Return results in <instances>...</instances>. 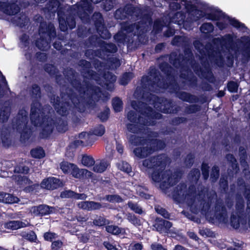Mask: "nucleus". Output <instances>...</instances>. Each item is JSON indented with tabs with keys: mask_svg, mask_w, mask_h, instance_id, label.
Returning <instances> with one entry per match:
<instances>
[{
	"mask_svg": "<svg viewBox=\"0 0 250 250\" xmlns=\"http://www.w3.org/2000/svg\"><path fill=\"white\" fill-rule=\"evenodd\" d=\"M143 169L149 170L151 174L152 179L156 182H161L163 186H172L173 178L169 176V172H163L165 163L161 156H158L151 159H146L143 163Z\"/></svg>",
	"mask_w": 250,
	"mask_h": 250,
	"instance_id": "1",
	"label": "nucleus"
},
{
	"mask_svg": "<svg viewBox=\"0 0 250 250\" xmlns=\"http://www.w3.org/2000/svg\"><path fill=\"white\" fill-rule=\"evenodd\" d=\"M129 141L134 145H140L141 147L136 148L134 150V152L136 156L139 158H142L146 157L148 155L152 153L155 150H157L158 148H152V144H148L146 143L144 140L141 138L136 137V135H132L129 138ZM155 144L153 143L152 144Z\"/></svg>",
	"mask_w": 250,
	"mask_h": 250,
	"instance_id": "2",
	"label": "nucleus"
},
{
	"mask_svg": "<svg viewBox=\"0 0 250 250\" xmlns=\"http://www.w3.org/2000/svg\"><path fill=\"white\" fill-rule=\"evenodd\" d=\"M180 2H182V4L184 5L188 10V17L190 19V21H195L204 17V13L196 9L194 7L192 6L189 9L187 3V0H174L169 4L170 9L172 10H177L180 8L181 5L179 3Z\"/></svg>",
	"mask_w": 250,
	"mask_h": 250,
	"instance_id": "3",
	"label": "nucleus"
},
{
	"mask_svg": "<svg viewBox=\"0 0 250 250\" xmlns=\"http://www.w3.org/2000/svg\"><path fill=\"white\" fill-rule=\"evenodd\" d=\"M48 118H43L42 115L39 116L34 109H31V122L36 126H41L43 131L48 134L52 132L53 129V123L48 120Z\"/></svg>",
	"mask_w": 250,
	"mask_h": 250,
	"instance_id": "4",
	"label": "nucleus"
},
{
	"mask_svg": "<svg viewBox=\"0 0 250 250\" xmlns=\"http://www.w3.org/2000/svg\"><path fill=\"white\" fill-rule=\"evenodd\" d=\"M218 208L217 207L215 213L211 211H207L205 212V217L210 222L219 221L226 223L227 221L226 211L223 208H221L220 210V207H219V209L218 210Z\"/></svg>",
	"mask_w": 250,
	"mask_h": 250,
	"instance_id": "5",
	"label": "nucleus"
},
{
	"mask_svg": "<svg viewBox=\"0 0 250 250\" xmlns=\"http://www.w3.org/2000/svg\"><path fill=\"white\" fill-rule=\"evenodd\" d=\"M70 174L73 177L78 179H89L93 176L91 171L85 168H80L76 165H74Z\"/></svg>",
	"mask_w": 250,
	"mask_h": 250,
	"instance_id": "6",
	"label": "nucleus"
},
{
	"mask_svg": "<svg viewBox=\"0 0 250 250\" xmlns=\"http://www.w3.org/2000/svg\"><path fill=\"white\" fill-rule=\"evenodd\" d=\"M47 37L45 40L44 39L37 42V46L41 50H45L48 47V41L50 40L52 37L55 35V28L53 25L51 24L48 27V29L46 32Z\"/></svg>",
	"mask_w": 250,
	"mask_h": 250,
	"instance_id": "7",
	"label": "nucleus"
},
{
	"mask_svg": "<svg viewBox=\"0 0 250 250\" xmlns=\"http://www.w3.org/2000/svg\"><path fill=\"white\" fill-rule=\"evenodd\" d=\"M62 185L60 180L55 177H49L44 179L41 184L42 188L47 189L57 188Z\"/></svg>",
	"mask_w": 250,
	"mask_h": 250,
	"instance_id": "8",
	"label": "nucleus"
},
{
	"mask_svg": "<svg viewBox=\"0 0 250 250\" xmlns=\"http://www.w3.org/2000/svg\"><path fill=\"white\" fill-rule=\"evenodd\" d=\"M142 115L145 116V120H146V122L143 121V117H140L138 119V121L140 124H143L145 125H153V122H150V121L148 122V120H151L154 118H159V114H155L149 108H146L144 111H142Z\"/></svg>",
	"mask_w": 250,
	"mask_h": 250,
	"instance_id": "9",
	"label": "nucleus"
},
{
	"mask_svg": "<svg viewBox=\"0 0 250 250\" xmlns=\"http://www.w3.org/2000/svg\"><path fill=\"white\" fill-rule=\"evenodd\" d=\"M78 206L80 208L88 210L99 209L101 207L99 203L93 201L80 202L78 204Z\"/></svg>",
	"mask_w": 250,
	"mask_h": 250,
	"instance_id": "10",
	"label": "nucleus"
},
{
	"mask_svg": "<svg viewBox=\"0 0 250 250\" xmlns=\"http://www.w3.org/2000/svg\"><path fill=\"white\" fill-rule=\"evenodd\" d=\"M29 223L27 221H12L7 222L4 224V227L6 229H17L21 228L28 226Z\"/></svg>",
	"mask_w": 250,
	"mask_h": 250,
	"instance_id": "11",
	"label": "nucleus"
},
{
	"mask_svg": "<svg viewBox=\"0 0 250 250\" xmlns=\"http://www.w3.org/2000/svg\"><path fill=\"white\" fill-rule=\"evenodd\" d=\"M227 22L230 23V24L235 27L242 28L245 27L243 24L240 23L239 22L234 19H230L229 17L225 18V23H223L221 21H219L217 22V25L220 29H223L225 28Z\"/></svg>",
	"mask_w": 250,
	"mask_h": 250,
	"instance_id": "12",
	"label": "nucleus"
},
{
	"mask_svg": "<svg viewBox=\"0 0 250 250\" xmlns=\"http://www.w3.org/2000/svg\"><path fill=\"white\" fill-rule=\"evenodd\" d=\"M62 198L73 197L76 199H85L86 196L84 194H77L74 193L71 190H65L62 191L61 194Z\"/></svg>",
	"mask_w": 250,
	"mask_h": 250,
	"instance_id": "13",
	"label": "nucleus"
},
{
	"mask_svg": "<svg viewBox=\"0 0 250 250\" xmlns=\"http://www.w3.org/2000/svg\"><path fill=\"white\" fill-rule=\"evenodd\" d=\"M0 9H1L6 14L9 15L15 14L19 11V7L14 3L4 7L1 2Z\"/></svg>",
	"mask_w": 250,
	"mask_h": 250,
	"instance_id": "14",
	"label": "nucleus"
},
{
	"mask_svg": "<svg viewBox=\"0 0 250 250\" xmlns=\"http://www.w3.org/2000/svg\"><path fill=\"white\" fill-rule=\"evenodd\" d=\"M83 166L89 167L94 165L95 161L94 159L90 155H83L80 160Z\"/></svg>",
	"mask_w": 250,
	"mask_h": 250,
	"instance_id": "15",
	"label": "nucleus"
},
{
	"mask_svg": "<svg viewBox=\"0 0 250 250\" xmlns=\"http://www.w3.org/2000/svg\"><path fill=\"white\" fill-rule=\"evenodd\" d=\"M171 226L172 224L170 222L164 220L160 222L157 225L156 229L158 231L162 233L167 232Z\"/></svg>",
	"mask_w": 250,
	"mask_h": 250,
	"instance_id": "16",
	"label": "nucleus"
},
{
	"mask_svg": "<svg viewBox=\"0 0 250 250\" xmlns=\"http://www.w3.org/2000/svg\"><path fill=\"white\" fill-rule=\"evenodd\" d=\"M108 163L105 161H102L97 163L93 167V170L95 172L101 173L105 170L108 167Z\"/></svg>",
	"mask_w": 250,
	"mask_h": 250,
	"instance_id": "17",
	"label": "nucleus"
},
{
	"mask_svg": "<svg viewBox=\"0 0 250 250\" xmlns=\"http://www.w3.org/2000/svg\"><path fill=\"white\" fill-rule=\"evenodd\" d=\"M75 164L63 161L60 164V168L64 173H70Z\"/></svg>",
	"mask_w": 250,
	"mask_h": 250,
	"instance_id": "18",
	"label": "nucleus"
},
{
	"mask_svg": "<svg viewBox=\"0 0 250 250\" xmlns=\"http://www.w3.org/2000/svg\"><path fill=\"white\" fill-rule=\"evenodd\" d=\"M19 199L12 194L6 193L5 194L4 199H3V203L6 204H14L18 203Z\"/></svg>",
	"mask_w": 250,
	"mask_h": 250,
	"instance_id": "19",
	"label": "nucleus"
},
{
	"mask_svg": "<svg viewBox=\"0 0 250 250\" xmlns=\"http://www.w3.org/2000/svg\"><path fill=\"white\" fill-rule=\"evenodd\" d=\"M31 154L32 157L36 158H42L45 156V152L42 148L41 147L36 148L31 151Z\"/></svg>",
	"mask_w": 250,
	"mask_h": 250,
	"instance_id": "20",
	"label": "nucleus"
},
{
	"mask_svg": "<svg viewBox=\"0 0 250 250\" xmlns=\"http://www.w3.org/2000/svg\"><path fill=\"white\" fill-rule=\"evenodd\" d=\"M79 138L81 139V143H86L87 144L91 143L93 136L86 132H83L79 135Z\"/></svg>",
	"mask_w": 250,
	"mask_h": 250,
	"instance_id": "21",
	"label": "nucleus"
},
{
	"mask_svg": "<svg viewBox=\"0 0 250 250\" xmlns=\"http://www.w3.org/2000/svg\"><path fill=\"white\" fill-rule=\"evenodd\" d=\"M231 223L234 228L237 229L240 224H244L245 222L242 221V219L240 217H237L233 215L231 217Z\"/></svg>",
	"mask_w": 250,
	"mask_h": 250,
	"instance_id": "22",
	"label": "nucleus"
},
{
	"mask_svg": "<svg viewBox=\"0 0 250 250\" xmlns=\"http://www.w3.org/2000/svg\"><path fill=\"white\" fill-rule=\"evenodd\" d=\"M39 210L40 211L41 215H46L54 212V209L53 208H50L49 206L46 205L40 206Z\"/></svg>",
	"mask_w": 250,
	"mask_h": 250,
	"instance_id": "23",
	"label": "nucleus"
},
{
	"mask_svg": "<svg viewBox=\"0 0 250 250\" xmlns=\"http://www.w3.org/2000/svg\"><path fill=\"white\" fill-rule=\"evenodd\" d=\"M117 166L119 169L126 173H129L131 171L130 166L126 162H122L119 163Z\"/></svg>",
	"mask_w": 250,
	"mask_h": 250,
	"instance_id": "24",
	"label": "nucleus"
},
{
	"mask_svg": "<svg viewBox=\"0 0 250 250\" xmlns=\"http://www.w3.org/2000/svg\"><path fill=\"white\" fill-rule=\"evenodd\" d=\"M113 106L115 111L119 112L122 109V102L119 98H115L112 102Z\"/></svg>",
	"mask_w": 250,
	"mask_h": 250,
	"instance_id": "25",
	"label": "nucleus"
},
{
	"mask_svg": "<svg viewBox=\"0 0 250 250\" xmlns=\"http://www.w3.org/2000/svg\"><path fill=\"white\" fill-rule=\"evenodd\" d=\"M213 25L210 23H206L203 24L200 30L202 32L204 33H209L213 31Z\"/></svg>",
	"mask_w": 250,
	"mask_h": 250,
	"instance_id": "26",
	"label": "nucleus"
},
{
	"mask_svg": "<svg viewBox=\"0 0 250 250\" xmlns=\"http://www.w3.org/2000/svg\"><path fill=\"white\" fill-rule=\"evenodd\" d=\"M22 236L30 241H34L36 239V235L35 232L32 231L27 233H22Z\"/></svg>",
	"mask_w": 250,
	"mask_h": 250,
	"instance_id": "27",
	"label": "nucleus"
},
{
	"mask_svg": "<svg viewBox=\"0 0 250 250\" xmlns=\"http://www.w3.org/2000/svg\"><path fill=\"white\" fill-rule=\"evenodd\" d=\"M106 230L107 232L113 234H118L121 231L120 229L115 226H108L106 227Z\"/></svg>",
	"mask_w": 250,
	"mask_h": 250,
	"instance_id": "28",
	"label": "nucleus"
},
{
	"mask_svg": "<svg viewBox=\"0 0 250 250\" xmlns=\"http://www.w3.org/2000/svg\"><path fill=\"white\" fill-rule=\"evenodd\" d=\"M106 200L112 203H120L122 202V198L118 195H108L106 197Z\"/></svg>",
	"mask_w": 250,
	"mask_h": 250,
	"instance_id": "29",
	"label": "nucleus"
},
{
	"mask_svg": "<svg viewBox=\"0 0 250 250\" xmlns=\"http://www.w3.org/2000/svg\"><path fill=\"white\" fill-rule=\"evenodd\" d=\"M127 219L134 225L138 226L141 225L140 221L133 214H128L127 216Z\"/></svg>",
	"mask_w": 250,
	"mask_h": 250,
	"instance_id": "30",
	"label": "nucleus"
},
{
	"mask_svg": "<svg viewBox=\"0 0 250 250\" xmlns=\"http://www.w3.org/2000/svg\"><path fill=\"white\" fill-rule=\"evenodd\" d=\"M128 205L129 207L136 213L141 214L143 212L142 209L137 205L134 204L131 202H128Z\"/></svg>",
	"mask_w": 250,
	"mask_h": 250,
	"instance_id": "31",
	"label": "nucleus"
},
{
	"mask_svg": "<svg viewBox=\"0 0 250 250\" xmlns=\"http://www.w3.org/2000/svg\"><path fill=\"white\" fill-rule=\"evenodd\" d=\"M104 127L102 125H100L95 128L93 131V134L95 135L101 136L104 134Z\"/></svg>",
	"mask_w": 250,
	"mask_h": 250,
	"instance_id": "32",
	"label": "nucleus"
},
{
	"mask_svg": "<svg viewBox=\"0 0 250 250\" xmlns=\"http://www.w3.org/2000/svg\"><path fill=\"white\" fill-rule=\"evenodd\" d=\"M133 77V75L131 73H126L125 74L121 80V84H125L127 83V81L130 80Z\"/></svg>",
	"mask_w": 250,
	"mask_h": 250,
	"instance_id": "33",
	"label": "nucleus"
},
{
	"mask_svg": "<svg viewBox=\"0 0 250 250\" xmlns=\"http://www.w3.org/2000/svg\"><path fill=\"white\" fill-rule=\"evenodd\" d=\"M175 17L171 21L175 23L177 22L178 24H180L181 21L183 19V15L181 13L177 12L175 14Z\"/></svg>",
	"mask_w": 250,
	"mask_h": 250,
	"instance_id": "34",
	"label": "nucleus"
},
{
	"mask_svg": "<svg viewBox=\"0 0 250 250\" xmlns=\"http://www.w3.org/2000/svg\"><path fill=\"white\" fill-rule=\"evenodd\" d=\"M228 88L230 92H236L238 88V84L235 82H231L228 83Z\"/></svg>",
	"mask_w": 250,
	"mask_h": 250,
	"instance_id": "35",
	"label": "nucleus"
},
{
	"mask_svg": "<svg viewBox=\"0 0 250 250\" xmlns=\"http://www.w3.org/2000/svg\"><path fill=\"white\" fill-rule=\"evenodd\" d=\"M219 176V169L218 167H214L212 169V172L211 174V178L212 180H216Z\"/></svg>",
	"mask_w": 250,
	"mask_h": 250,
	"instance_id": "36",
	"label": "nucleus"
},
{
	"mask_svg": "<svg viewBox=\"0 0 250 250\" xmlns=\"http://www.w3.org/2000/svg\"><path fill=\"white\" fill-rule=\"evenodd\" d=\"M143 246L140 243H132L129 246L128 250H142Z\"/></svg>",
	"mask_w": 250,
	"mask_h": 250,
	"instance_id": "37",
	"label": "nucleus"
},
{
	"mask_svg": "<svg viewBox=\"0 0 250 250\" xmlns=\"http://www.w3.org/2000/svg\"><path fill=\"white\" fill-rule=\"evenodd\" d=\"M156 211L159 214H161L165 218L168 217V214L167 211L164 208L160 207L155 208Z\"/></svg>",
	"mask_w": 250,
	"mask_h": 250,
	"instance_id": "38",
	"label": "nucleus"
},
{
	"mask_svg": "<svg viewBox=\"0 0 250 250\" xmlns=\"http://www.w3.org/2000/svg\"><path fill=\"white\" fill-rule=\"evenodd\" d=\"M93 223L95 225L101 226L105 224L106 221L104 218L99 217L97 219L95 220Z\"/></svg>",
	"mask_w": 250,
	"mask_h": 250,
	"instance_id": "39",
	"label": "nucleus"
},
{
	"mask_svg": "<svg viewBox=\"0 0 250 250\" xmlns=\"http://www.w3.org/2000/svg\"><path fill=\"white\" fill-rule=\"evenodd\" d=\"M208 167L207 164H205V163L203 164L202 167V170L203 175H204L205 179H207L208 176Z\"/></svg>",
	"mask_w": 250,
	"mask_h": 250,
	"instance_id": "40",
	"label": "nucleus"
},
{
	"mask_svg": "<svg viewBox=\"0 0 250 250\" xmlns=\"http://www.w3.org/2000/svg\"><path fill=\"white\" fill-rule=\"evenodd\" d=\"M60 27L61 30L64 31L67 29V25L65 21L61 18L59 19Z\"/></svg>",
	"mask_w": 250,
	"mask_h": 250,
	"instance_id": "41",
	"label": "nucleus"
},
{
	"mask_svg": "<svg viewBox=\"0 0 250 250\" xmlns=\"http://www.w3.org/2000/svg\"><path fill=\"white\" fill-rule=\"evenodd\" d=\"M152 250H167L161 244L154 243L151 245Z\"/></svg>",
	"mask_w": 250,
	"mask_h": 250,
	"instance_id": "42",
	"label": "nucleus"
},
{
	"mask_svg": "<svg viewBox=\"0 0 250 250\" xmlns=\"http://www.w3.org/2000/svg\"><path fill=\"white\" fill-rule=\"evenodd\" d=\"M62 245V243L61 241H54L52 244V249L55 250L60 249Z\"/></svg>",
	"mask_w": 250,
	"mask_h": 250,
	"instance_id": "43",
	"label": "nucleus"
},
{
	"mask_svg": "<svg viewBox=\"0 0 250 250\" xmlns=\"http://www.w3.org/2000/svg\"><path fill=\"white\" fill-rule=\"evenodd\" d=\"M154 107L156 108L158 110L161 111L162 112L164 113H167L168 112V110L167 109H165L164 108H163L162 106L164 105L165 104H160L161 105H159L157 103H155L154 104Z\"/></svg>",
	"mask_w": 250,
	"mask_h": 250,
	"instance_id": "44",
	"label": "nucleus"
},
{
	"mask_svg": "<svg viewBox=\"0 0 250 250\" xmlns=\"http://www.w3.org/2000/svg\"><path fill=\"white\" fill-rule=\"evenodd\" d=\"M56 234L53 233L47 232L44 235V239L46 240L52 241L53 239L55 238Z\"/></svg>",
	"mask_w": 250,
	"mask_h": 250,
	"instance_id": "45",
	"label": "nucleus"
},
{
	"mask_svg": "<svg viewBox=\"0 0 250 250\" xmlns=\"http://www.w3.org/2000/svg\"><path fill=\"white\" fill-rule=\"evenodd\" d=\"M110 1V0H109ZM108 0H105V3L104 5V9L106 11H109L110 10L112 7L113 6L114 3L112 1H111L109 2V3H108Z\"/></svg>",
	"mask_w": 250,
	"mask_h": 250,
	"instance_id": "46",
	"label": "nucleus"
},
{
	"mask_svg": "<svg viewBox=\"0 0 250 250\" xmlns=\"http://www.w3.org/2000/svg\"><path fill=\"white\" fill-rule=\"evenodd\" d=\"M40 206L38 207H33L31 208L30 211L34 215H40Z\"/></svg>",
	"mask_w": 250,
	"mask_h": 250,
	"instance_id": "47",
	"label": "nucleus"
},
{
	"mask_svg": "<svg viewBox=\"0 0 250 250\" xmlns=\"http://www.w3.org/2000/svg\"><path fill=\"white\" fill-rule=\"evenodd\" d=\"M104 245L107 250H117V249L115 246L113 245L109 242H104Z\"/></svg>",
	"mask_w": 250,
	"mask_h": 250,
	"instance_id": "48",
	"label": "nucleus"
},
{
	"mask_svg": "<svg viewBox=\"0 0 250 250\" xmlns=\"http://www.w3.org/2000/svg\"><path fill=\"white\" fill-rule=\"evenodd\" d=\"M105 79H109L108 80L109 83H112L116 80V77L111 74H107L105 75Z\"/></svg>",
	"mask_w": 250,
	"mask_h": 250,
	"instance_id": "49",
	"label": "nucleus"
},
{
	"mask_svg": "<svg viewBox=\"0 0 250 250\" xmlns=\"http://www.w3.org/2000/svg\"><path fill=\"white\" fill-rule=\"evenodd\" d=\"M55 108L56 109H57V112L62 115H64L66 114V108L63 106H61V108L59 109L58 107H57V105H55Z\"/></svg>",
	"mask_w": 250,
	"mask_h": 250,
	"instance_id": "50",
	"label": "nucleus"
},
{
	"mask_svg": "<svg viewBox=\"0 0 250 250\" xmlns=\"http://www.w3.org/2000/svg\"><path fill=\"white\" fill-rule=\"evenodd\" d=\"M134 113L133 111H131L128 113L127 117L128 119L131 121L133 122L134 120Z\"/></svg>",
	"mask_w": 250,
	"mask_h": 250,
	"instance_id": "51",
	"label": "nucleus"
},
{
	"mask_svg": "<svg viewBox=\"0 0 250 250\" xmlns=\"http://www.w3.org/2000/svg\"><path fill=\"white\" fill-rule=\"evenodd\" d=\"M188 235L189 237L193 239H194L195 240L197 239V236L193 232H188Z\"/></svg>",
	"mask_w": 250,
	"mask_h": 250,
	"instance_id": "52",
	"label": "nucleus"
},
{
	"mask_svg": "<svg viewBox=\"0 0 250 250\" xmlns=\"http://www.w3.org/2000/svg\"><path fill=\"white\" fill-rule=\"evenodd\" d=\"M194 176L195 177V180L197 179L200 175V173L199 170L196 169L194 171Z\"/></svg>",
	"mask_w": 250,
	"mask_h": 250,
	"instance_id": "53",
	"label": "nucleus"
},
{
	"mask_svg": "<svg viewBox=\"0 0 250 250\" xmlns=\"http://www.w3.org/2000/svg\"><path fill=\"white\" fill-rule=\"evenodd\" d=\"M139 190H137V192H138V194H139L140 196H141V197H144V198H147V195H146V194L145 193H144L143 192H142V191H140V190H141V188H140V187H139Z\"/></svg>",
	"mask_w": 250,
	"mask_h": 250,
	"instance_id": "54",
	"label": "nucleus"
},
{
	"mask_svg": "<svg viewBox=\"0 0 250 250\" xmlns=\"http://www.w3.org/2000/svg\"><path fill=\"white\" fill-rule=\"evenodd\" d=\"M16 170H17L18 172H22V173H27L28 170H29V169L27 167H23L22 169H19V170H18L17 169H16Z\"/></svg>",
	"mask_w": 250,
	"mask_h": 250,
	"instance_id": "55",
	"label": "nucleus"
},
{
	"mask_svg": "<svg viewBox=\"0 0 250 250\" xmlns=\"http://www.w3.org/2000/svg\"><path fill=\"white\" fill-rule=\"evenodd\" d=\"M135 125H127V129L130 131L131 132H134L135 130L134 129V127H135Z\"/></svg>",
	"mask_w": 250,
	"mask_h": 250,
	"instance_id": "56",
	"label": "nucleus"
},
{
	"mask_svg": "<svg viewBox=\"0 0 250 250\" xmlns=\"http://www.w3.org/2000/svg\"><path fill=\"white\" fill-rule=\"evenodd\" d=\"M5 193L0 191V202H2L4 199Z\"/></svg>",
	"mask_w": 250,
	"mask_h": 250,
	"instance_id": "57",
	"label": "nucleus"
},
{
	"mask_svg": "<svg viewBox=\"0 0 250 250\" xmlns=\"http://www.w3.org/2000/svg\"><path fill=\"white\" fill-rule=\"evenodd\" d=\"M105 32L106 33V34L104 35H103V33L101 34V36L103 38H109L110 37V34L106 31L105 30Z\"/></svg>",
	"mask_w": 250,
	"mask_h": 250,
	"instance_id": "58",
	"label": "nucleus"
},
{
	"mask_svg": "<svg viewBox=\"0 0 250 250\" xmlns=\"http://www.w3.org/2000/svg\"><path fill=\"white\" fill-rule=\"evenodd\" d=\"M68 26L70 29H72L75 26V22L73 20L71 19L70 24H68Z\"/></svg>",
	"mask_w": 250,
	"mask_h": 250,
	"instance_id": "59",
	"label": "nucleus"
},
{
	"mask_svg": "<svg viewBox=\"0 0 250 250\" xmlns=\"http://www.w3.org/2000/svg\"><path fill=\"white\" fill-rule=\"evenodd\" d=\"M117 151L120 153H122V152L123 151V147H122V146H121L120 145H117Z\"/></svg>",
	"mask_w": 250,
	"mask_h": 250,
	"instance_id": "60",
	"label": "nucleus"
},
{
	"mask_svg": "<svg viewBox=\"0 0 250 250\" xmlns=\"http://www.w3.org/2000/svg\"><path fill=\"white\" fill-rule=\"evenodd\" d=\"M100 117L101 119L104 121V120H105L107 119L108 116H107V113H104V114L101 115V116Z\"/></svg>",
	"mask_w": 250,
	"mask_h": 250,
	"instance_id": "61",
	"label": "nucleus"
},
{
	"mask_svg": "<svg viewBox=\"0 0 250 250\" xmlns=\"http://www.w3.org/2000/svg\"><path fill=\"white\" fill-rule=\"evenodd\" d=\"M174 250H187L184 249L182 246L180 245H177L174 248Z\"/></svg>",
	"mask_w": 250,
	"mask_h": 250,
	"instance_id": "62",
	"label": "nucleus"
},
{
	"mask_svg": "<svg viewBox=\"0 0 250 250\" xmlns=\"http://www.w3.org/2000/svg\"><path fill=\"white\" fill-rule=\"evenodd\" d=\"M206 231H207V230H200V233L202 235H208V234L206 232Z\"/></svg>",
	"mask_w": 250,
	"mask_h": 250,
	"instance_id": "63",
	"label": "nucleus"
},
{
	"mask_svg": "<svg viewBox=\"0 0 250 250\" xmlns=\"http://www.w3.org/2000/svg\"><path fill=\"white\" fill-rule=\"evenodd\" d=\"M33 89L35 90L36 92H38L39 91V90H40L39 86H37V85H35L33 87Z\"/></svg>",
	"mask_w": 250,
	"mask_h": 250,
	"instance_id": "64",
	"label": "nucleus"
}]
</instances>
